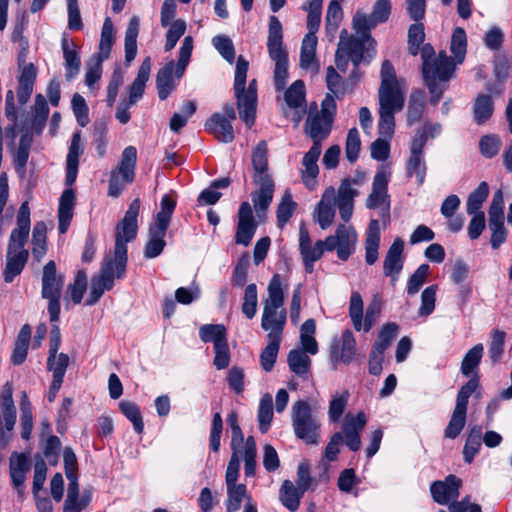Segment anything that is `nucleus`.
Returning <instances> with one entry per match:
<instances>
[{
	"mask_svg": "<svg viewBox=\"0 0 512 512\" xmlns=\"http://www.w3.org/2000/svg\"><path fill=\"white\" fill-rule=\"evenodd\" d=\"M390 179V171L388 169H380L373 179L372 192L369 195L366 206L370 209L380 208L379 215L382 219H389V195L387 193L388 182Z\"/></svg>",
	"mask_w": 512,
	"mask_h": 512,
	"instance_id": "nucleus-16",
	"label": "nucleus"
},
{
	"mask_svg": "<svg viewBox=\"0 0 512 512\" xmlns=\"http://www.w3.org/2000/svg\"><path fill=\"white\" fill-rule=\"evenodd\" d=\"M316 47L317 37L304 36L300 53V67L302 69L307 70L313 67L316 70L318 69L315 61Z\"/></svg>",
	"mask_w": 512,
	"mask_h": 512,
	"instance_id": "nucleus-43",
	"label": "nucleus"
},
{
	"mask_svg": "<svg viewBox=\"0 0 512 512\" xmlns=\"http://www.w3.org/2000/svg\"><path fill=\"white\" fill-rule=\"evenodd\" d=\"M333 118L330 115L319 114V111L310 109L306 122L305 133L313 141V145L321 146L331 132Z\"/></svg>",
	"mask_w": 512,
	"mask_h": 512,
	"instance_id": "nucleus-19",
	"label": "nucleus"
},
{
	"mask_svg": "<svg viewBox=\"0 0 512 512\" xmlns=\"http://www.w3.org/2000/svg\"><path fill=\"white\" fill-rule=\"evenodd\" d=\"M9 468L13 486L24 485L26 473L30 470L28 456L24 453H13L10 457Z\"/></svg>",
	"mask_w": 512,
	"mask_h": 512,
	"instance_id": "nucleus-34",
	"label": "nucleus"
},
{
	"mask_svg": "<svg viewBox=\"0 0 512 512\" xmlns=\"http://www.w3.org/2000/svg\"><path fill=\"white\" fill-rule=\"evenodd\" d=\"M287 362L290 370L296 375L307 378L310 372L311 359L307 353L300 349L289 352Z\"/></svg>",
	"mask_w": 512,
	"mask_h": 512,
	"instance_id": "nucleus-38",
	"label": "nucleus"
},
{
	"mask_svg": "<svg viewBox=\"0 0 512 512\" xmlns=\"http://www.w3.org/2000/svg\"><path fill=\"white\" fill-rule=\"evenodd\" d=\"M462 481L455 475H448L443 481H435L430 486L433 500L441 505H447L450 501L459 497Z\"/></svg>",
	"mask_w": 512,
	"mask_h": 512,
	"instance_id": "nucleus-21",
	"label": "nucleus"
},
{
	"mask_svg": "<svg viewBox=\"0 0 512 512\" xmlns=\"http://www.w3.org/2000/svg\"><path fill=\"white\" fill-rule=\"evenodd\" d=\"M199 337L203 342H213L216 346L227 341V330L223 324H205L199 329Z\"/></svg>",
	"mask_w": 512,
	"mask_h": 512,
	"instance_id": "nucleus-47",
	"label": "nucleus"
},
{
	"mask_svg": "<svg viewBox=\"0 0 512 512\" xmlns=\"http://www.w3.org/2000/svg\"><path fill=\"white\" fill-rule=\"evenodd\" d=\"M356 340L350 330L342 333L341 340L332 344L330 357L334 363L349 364L355 356Z\"/></svg>",
	"mask_w": 512,
	"mask_h": 512,
	"instance_id": "nucleus-25",
	"label": "nucleus"
},
{
	"mask_svg": "<svg viewBox=\"0 0 512 512\" xmlns=\"http://www.w3.org/2000/svg\"><path fill=\"white\" fill-rule=\"evenodd\" d=\"M46 224L42 221L34 225L32 232V253L37 260H40L46 253Z\"/></svg>",
	"mask_w": 512,
	"mask_h": 512,
	"instance_id": "nucleus-56",
	"label": "nucleus"
},
{
	"mask_svg": "<svg viewBox=\"0 0 512 512\" xmlns=\"http://www.w3.org/2000/svg\"><path fill=\"white\" fill-rule=\"evenodd\" d=\"M267 143L262 140L252 152V180L259 188L251 194L252 203L259 217L270 206L274 194V182L268 170Z\"/></svg>",
	"mask_w": 512,
	"mask_h": 512,
	"instance_id": "nucleus-5",
	"label": "nucleus"
},
{
	"mask_svg": "<svg viewBox=\"0 0 512 512\" xmlns=\"http://www.w3.org/2000/svg\"><path fill=\"white\" fill-rule=\"evenodd\" d=\"M504 221L503 195L499 190L494 193L488 211V225L491 230L490 242L493 249H498L506 241L507 229L505 228Z\"/></svg>",
	"mask_w": 512,
	"mask_h": 512,
	"instance_id": "nucleus-15",
	"label": "nucleus"
},
{
	"mask_svg": "<svg viewBox=\"0 0 512 512\" xmlns=\"http://www.w3.org/2000/svg\"><path fill=\"white\" fill-rule=\"evenodd\" d=\"M322 147L312 145L311 148L302 159L301 176L304 185L309 189L313 190L317 183V176L319 174L318 159L321 155Z\"/></svg>",
	"mask_w": 512,
	"mask_h": 512,
	"instance_id": "nucleus-24",
	"label": "nucleus"
},
{
	"mask_svg": "<svg viewBox=\"0 0 512 512\" xmlns=\"http://www.w3.org/2000/svg\"><path fill=\"white\" fill-rule=\"evenodd\" d=\"M160 206L155 223L149 228V239L144 251L146 258H155L163 252L166 246L165 236L176 207V200L166 194L162 197Z\"/></svg>",
	"mask_w": 512,
	"mask_h": 512,
	"instance_id": "nucleus-10",
	"label": "nucleus"
},
{
	"mask_svg": "<svg viewBox=\"0 0 512 512\" xmlns=\"http://www.w3.org/2000/svg\"><path fill=\"white\" fill-rule=\"evenodd\" d=\"M83 153L81 146V133L79 131L72 135L71 144L69 147L67 160H66V185L71 186L74 184L78 173L79 157Z\"/></svg>",
	"mask_w": 512,
	"mask_h": 512,
	"instance_id": "nucleus-28",
	"label": "nucleus"
},
{
	"mask_svg": "<svg viewBox=\"0 0 512 512\" xmlns=\"http://www.w3.org/2000/svg\"><path fill=\"white\" fill-rule=\"evenodd\" d=\"M193 51V38L186 36L182 42L179 50V59L177 64L169 61L162 67L156 76V87L158 96L161 100H165L169 94L176 88V83L173 74L177 79L181 78L189 64L190 57Z\"/></svg>",
	"mask_w": 512,
	"mask_h": 512,
	"instance_id": "nucleus-9",
	"label": "nucleus"
},
{
	"mask_svg": "<svg viewBox=\"0 0 512 512\" xmlns=\"http://www.w3.org/2000/svg\"><path fill=\"white\" fill-rule=\"evenodd\" d=\"M335 235L339 244L338 258L346 261L355 250L356 231L352 226L341 224L337 227Z\"/></svg>",
	"mask_w": 512,
	"mask_h": 512,
	"instance_id": "nucleus-30",
	"label": "nucleus"
},
{
	"mask_svg": "<svg viewBox=\"0 0 512 512\" xmlns=\"http://www.w3.org/2000/svg\"><path fill=\"white\" fill-rule=\"evenodd\" d=\"M69 364V356L65 353L49 354L47 359L48 370L52 372L53 379H64Z\"/></svg>",
	"mask_w": 512,
	"mask_h": 512,
	"instance_id": "nucleus-58",
	"label": "nucleus"
},
{
	"mask_svg": "<svg viewBox=\"0 0 512 512\" xmlns=\"http://www.w3.org/2000/svg\"><path fill=\"white\" fill-rule=\"evenodd\" d=\"M420 46L418 43H408V50L414 56L420 51L423 79L431 95L430 103L437 105L447 89V82L453 75L455 63L445 52H440L436 56L434 48L429 43L424 44L421 49Z\"/></svg>",
	"mask_w": 512,
	"mask_h": 512,
	"instance_id": "nucleus-4",
	"label": "nucleus"
},
{
	"mask_svg": "<svg viewBox=\"0 0 512 512\" xmlns=\"http://www.w3.org/2000/svg\"><path fill=\"white\" fill-rule=\"evenodd\" d=\"M380 246V226L379 221L372 219L368 225L365 239V261L368 265H373L378 260V249Z\"/></svg>",
	"mask_w": 512,
	"mask_h": 512,
	"instance_id": "nucleus-32",
	"label": "nucleus"
},
{
	"mask_svg": "<svg viewBox=\"0 0 512 512\" xmlns=\"http://www.w3.org/2000/svg\"><path fill=\"white\" fill-rule=\"evenodd\" d=\"M304 494L305 491L296 486L292 481L284 480L279 490V499L284 507L291 512H295L298 510Z\"/></svg>",
	"mask_w": 512,
	"mask_h": 512,
	"instance_id": "nucleus-33",
	"label": "nucleus"
},
{
	"mask_svg": "<svg viewBox=\"0 0 512 512\" xmlns=\"http://www.w3.org/2000/svg\"><path fill=\"white\" fill-rule=\"evenodd\" d=\"M249 63L242 56L238 57L234 77V93L237 99V108L240 118L248 128L255 122L257 108V82L255 79L249 82L245 88Z\"/></svg>",
	"mask_w": 512,
	"mask_h": 512,
	"instance_id": "nucleus-7",
	"label": "nucleus"
},
{
	"mask_svg": "<svg viewBox=\"0 0 512 512\" xmlns=\"http://www.w3.org/2000/svg\"><path fill=\"white\" fill-rule=\"evenodd\" d=\"M151 72V58L146 57L141 63L136 78L129 87V105L136 104L143 96L146 82Z\"/></svg>",
	"mask_w": 512,
	"mask_h": 512,
	"instance_id": "nucleus-29",
	"label": "nucleus"
},
{
	"mask_svg": "<svg viewBox=\"0 0 512 512\" xmlns=\"http://www.w3.org/2000/svg\"><path fill=\"white\" fill-rule=\"evenodd\" d=\"M296 206L297 204L292 200L291 194L286 191L278 204L276 211L277 221L280 227H283L289 221L296 209Z\"/></svg>",
	"mask_w": 512,
	"mask_h": 512,
	"instance_id": "nucleus-62",
	"label": "nucleus"
},
{
	"mask_svg": "<svg viewBox=\"0 0 512 512\" xmlns=\"http://www.w3.org/2000/svg\"><path fill=\"white\" fill-rule=\"evenodd\" d=\"M25 243L26 241L9 239L4 270V280L7 283H11L22 272L28 260V251L24 248Z\"/></svg>",
	"mask_w": 512,
	"mask_h": 512,
	"instance_id": "nucleus-18",
	"label": "nucleus"
},
{
	"mask_svg": "<svg viewBox=\"0 0 512 512\" xmlns=\"http://www.w3.org/2000/svg\"><path fill=\"white\" fill-rule=\"evenodd\" d=\"M167 27L169 28L166 33L164 49L165 51H171L177 44L178 40L184 35L186 31V22L182 19H177Z\"/></svg>",
	"mask_w": 512,
	"mask_h": 512,
	"instance_id": "nucleus-64",
	"label": "nucleus"
},
{
	"mask_svg": "<svg viewBox=\"0 0 512 512\" xmlns=\"http://www.w3.org/2000/svg\"><path fill=\"white\" fill-rule=\"evenodd\" d=\"M64 278L57 275L56 264L54 261H49L43 267L42 273V291L41 295L48 302V313L51 322H57L60 315V297Z\"/></svg>",
	"mask_w": 512,
	"mask_h": 512,
	"instance_id": "nucleus-13",
	"label": "nucleus"
},
{
	"mask_svg": "<svg viewBox=\"0 0 512 512\" xmlns=\"http://www.w3.org/2000/svg\"><path fill=\"white\" fill-rule=\"evenodd\" d=\"M49 111L45 97L42 94H37L35 96L32 118V127L37 133H40L45 127Z\"/></svg>",
	"mask_w": 512,
	"mask_h": 512,
	"instance_id": "nucleus-46",
	"label": "nucleus"
},
{
	"mask_svg": "<svg viewBox=\"0 0 512 512\" xmlns=\"http://www.w3.org/2000/svg\"><path fill=\"white\" fill-rule=\"evenodd\" d=\"M398 325L396 323H387L379 331L378 338L375 341L372 349L378 353H385L386 349L390 346L398 334Z\"/></svg>",
	"mask_w": 512,
	"mask_h": 512,
	"instance_id": "nucleus-50",
	"label": "nucleus"
},
{
	"mask_svg": "<svg viewBox=\"0 0 512 512\" xmlns=\"http://www.w3.org/2000/svg\"><path fill=\"white\" fill-rule=\"evenodd\" d=\"M140 205V200L134 199L124 218L116 225L114 251L105 255L99 273L92 277L86 305L96 304L105 291L113 288L115 279L124 277L128 261L127 243L134 240L137 235Z\"/></svg>",
	"mask_w": 512,
	"mask_h": 512,
	"instance_id": "nucleus-1",
	"label": "nucleus"
},
{
	"mask_svg": "<svg viewBox=\"0 0 512 512\" xmlns=\"http://www.w3.org/2000/svg\"><path fill=\"white\" fill-rule=\"evenodd\" d=\"M119 408L121 412L132 422L135 431L139 434L142 433L144 424L138 405L134 402L124 400L119 403Z\"/></svg>",
	"mask_w": 512,
	"mask_h": 512,
	"instance_id": "nucleus-60",
	"label": "nucleus"
},
{
	"mask_svg": "<svg viewBox=\"0 0 512 512\" xmlns=\"http://www.w3.org/2000/svg\"><path fill=\"white\" fill-rule=\"evenodd\" d=\"M489 195V186L486 182H481L478 187L469 195L466 203L468 214L483 213L480 209Z\"/></svg>",
	"mask_w": 512,
	"mask_h": 512,
	"instance_id": "nucleus-49",
	"label": "nucleus"
},
{
	"mask_svg": "<svg viewBox=\"0 0 512 512\" xmlns=\"http://www.w3.org/2000/svg\"><path fill=\"white\" fill-rule=\"evenodd\" d=\"M30 231V208L28 202L21 204L17 215V227L11 232L10 238L14 241H27Z\"/></svg>",
	"mask_w": 512,
	"mask_h": 512,
	"instance_id": "nucleus-41",
	"label": "nucleus"
},
{
	"mask_svg": "<svg viewBox=\"0 0 512 512\" xmlns=\"http://www.w3.org/2000/svg\"><path fill=\"white\" fill-rule=\"evenodd\" d=\"M478 380L471 378L458 391L455 408L445 429V437L455 439L465 426L469 397L478 387Z\"/></svg>",
	"mask_w": 512,
	"mask_h": 512,
	"instance_id": "nucleus-14",
	"label": "nucleus"
},
{
	"mask_svg": "<svg viewBox=\"0 0 512 512\" xmlns=\"http://www.w3.org/2000/svg\"><path fill=\"white\" fill-rule=\"evenodd\" d=\"M349 397L348 390H343L341 393H336L332 396L328 409V416L331 422L336 423L340 420L348 404Z\"/></svg>",
	"mask_w": 512,
	"mask_h": 512,
	"instance_id": "nucleus-53",
	"label": "nucleus"
},
{
	"mask_svg": "<svg viewBox=\"0 0 512 512\" xmlns=\"http://www.w3.org/2000/svg\"><path fill=\"white\" fill-rule=\"evenodd\" d=\"M273 419V400L270 394L262 396L258 409L259 429L262 433H266Z\"/></svg>",
	"mask_w": 512,
	"mask_h": 512,
	"instance_id": "nucleus-51",
	"label": "nucleus"
},
{
	"mask_svg": "<svg viewBox=\"0 0 512 512\" xmlns=\"http://www.w3.org/2000/svg\"><path fill=\"white\" fill-rule=\"evenodd\" d=\"M256 455L257 448L255 439L252 436H249L245 440V445L242 450V457L244 459V471L247 477H252L255 475Z\"/></svg>",
	"mask_w": 512,
	"mask_h": 512,
	"instance_id": "nucleus-57",
	"label": "nucleus"
},
{
	"mask_svg": "<svg viewBox=\"0 0 512 512\" xmlns=\"http://www.w3.org/2000/svg\"><path fill=\"white\" fill-rule=\"evenodd\" d=\"M286 104L291 108L303 107L305 104V84L302 80H296L284 94Z\"/></svg>",
	"mask_w": 512,
	"mask_h": 512,
	"instance_id": "nucleus-54",
	"label": "nucleus"
},
{
	"mask_svg": "<svg viewBox=\"0 0 512 512\" xmlns=\"http://www.w3.org/2000/svg\"><path fill=\"white\" fill-rule=\"evenodd\" d=\"M268 343L260 354L262 368L269 372L273 369L280 348L281 339L273 336L267 337Z\"/></svg>",
	"mask_w": 512,
	"mask_h": 512,
	"instance_id": "nucleus-48",
	"label": "nucleus"
},
{
	"mask_svg": "<svg viewBox=\"0 0 512 512\" xmlns=\"http://www.w3.org/2000/svg\"><path fill=\"white\" fill-rule=\"evenodd\" d=\"M407 174L409 176L415 175L419 185L424 183L426 175V164L424 154H412L407 160Z\"/></svg>",
	"mask_w": 512,
	"mask_h": 512,
	"instance_id": "nucleus-61",
	"label": "nucleus"
},
{
	"mask_svg": "<svg viewBox=\"0 0 512 512\" xmlns=\"http://www.w3.org/2000/svg\"><path fill=\"white\" fill-rule=\"evenodd\" d=\"M299 251L306 272L312 273L314 263L318 261L324 253V243L322 240H318L315 244H312L308 230L303 225L299 230Z\"/></svg>",
	"mask_w": 512,
	"mask_h": 512,
	"instance_id": "nucleus-20",
	"label": "nucleus"
},
{
	"mask_svg": "<svg viewBox=\"0 0 512 512\" xmlns=\"http://www.w3.org/2000/svg\"><path fill=\"white\" fill-rule=\"evenodd\" d=\"M137 149L127 146L121 154L119 164L111 170L108 184V195L118 197L135 179Z\"/></svg>",
	"mask_w": 512,
	"mask_h": 512,
	"instance_id": "nucleus-12",
	"label": "nucleus"
},
{
	"mask_svg": "<svg viewBox=\"0 0 512 512\" xmlns=\"http://www.w3.org/2000/svg\"><path fill=\"white\" fill-rule=\"evenodd\" d=\"M364 39L349 35L347 30L340 33L338 48L335 54L337 67L345 65L347 58L351 59L355 66H358L363 58Z\"/></svg>",
	"mask_w": 512,
	"mask_h": 512,
	"instance_id": "nucleus-17",
	"label": "nucleus"
},
{
	"mask_svg": "<svg viewBox=\"0 0 512 512\" xmlns=\"http://www.w3.org/2000/svg\"><path fill=\"white\" fill-rule=\"evenodd\" d=\"M494 103L489 95L480 94L473 105L474 120L477 124L485 123L493 114Z\"/></svg>",
	"mask_w": 512,
	"mask_h": 512,
	"instance_id": "nucleus-44",
	"label": "nucleus"
},
{
	"mask_svg": "<svg viewBox=\"0 0 512 512\" xmlns=\"http://www.w3.org/2000/svg\"><path fill=\"white\" fill-rule=\"evenodd\" d=\"M342 18L343 11L339 1L332 0L328 5L325 17V29L330 40H333Z\"/></svg>",
	"mask_w": 512,
	"mask_h": 512,
	"instance_id": "nucleus-42",
	"label": "nucleus"
},
{
	"mask_svg": "<svg viewBox=\"0 0 512 512\" xmlns=\"http://www.w3.org/2000/svg\"><path fill=\"white\" fill-rule=\"evenodd\" d=\"M75 207V193L72 189H66L59 200L58 220L59 232L65 234L69 228Z\"/></svg>",
	"mask_w": 512,
	"mask_h": 512,
	"instance_id": "nucleus-31",
	"label": "nucleus"
},
{
	"mask_svg": "<svg viewBox=\"0 0 512 512\" xmlns=\"http://www.w3.org/2000/svg\"><path fill=\"white\" fill-rule=\"evenodd\" d=\"M140 30V21L137 16L130 18L124 39L125 62L131 63L137 55V38Z\"/></svg>",
	"mask_w": 512,
	"mask_h": 512,
	"instance_id": "nucleus-35",
	"label": "nucleus"
},
{
	"mask_svg": "<svg viewBox=\"0 0 512 512\" xmlns=\"http://www.w3.org/2000/svg\"><path fill=\"white\" fill-rule=\"evenodd\" d=\"M69 480L67 497L64 502V512H80L85 509L91 501V493L85 491L80 499H78L79 487L77 474L67 477Z\"/></svg>",
	"mask_w": 512,
	"mask_h": 512,
	"instance_id": "nucleus-26",
	"label": "nucleus"
},
{
	"mask_svg": "<svg viewBox=\"0 0 512 512\" xmlns=\"http://www.w3.org/2000/svg\"><path fill=\"white\" fill-rule=\"evenodd\" d=\"M484 347L482 344H476L465 354L461 363V373L464 376H470L478 367L483 356Z\"/></svg>",
	"mask_w": 512,
	"mask_h": 512,
	"instance_id": "nucleus-52",
	"label": "nucleus"
},
{
	"mask_svg": "<svg viewBox=\"0 0 512 512\" xmlns=\"http://www.w3.org/2000/svg\"><path fill=\"white\" fill-rule=\"evenodd\" d=\"M257 304V287L252 283L246 286L242 303V312L248 319H252L256 315Z\"/></svg>",
	"mask_w": 512,
	"mask_h": 512,
	"instance_id": "nucleus-63",
	"label": "nucleus"
},
{
	"mask_svg": "<svg viewBox=\"0 0 512 512\" xmlns=\"http://www.w3.org/2000/svg\"><path fill=\"white\" fill-rule=\"evenodd\" d=\"M31 338V327L28 324H24L15 341L14 349L11 355V361L14 365L22 364L28 353V347Z\"/></svg>",
	"mask_w": 512,
	"mask_h": 512,
	"instance_id": "nucleus-36",
	"label": "nucleus"
},
{
	"mask_svg": "<svg viewBox=\"0 0 512 512\" xmlns=\"http://www.w3.org/2000/svg\"><path fill=\"white\" fill-rule=\"evenodd\" d=\"M267 48L269 57L275 62L273 77L275 89L282 91L289 78L288 53L283 48L282 24L276 16L269 18Z\"/></svg>",
	"mask_w": 512,
	"mask_h": 512,
	"instance_id": "nucleus-8",
	"label": "nucleus"
},
{
	"mask_svg": "<svg viewBox=\"0 0 512 512\" xmlns=\"http://www.w3.org/2000/svg\"><path fill=\"white\" fill-rule=\"evenodd\" d=\"M378 132L382 137L391 138L395 128L394 114L403 109L405 103V81L398 79L392 63L385 60L381 66Z\"/></svg>",
	"mask_w": 512,
	"mask_h": 512,
	"instance_id": "nucleus-3",
	"label": "nucleus"
},
{
	"mask_svg": "<svg viewBox=\"0 0 512 512\" xmlns=\"http://www.w3.org/2000/svg\"><path fill=\"white\" fill-rule=\"evenodd\" d=\"M365 179V175L357 173L354 177L344 178L338 191L334 187H328L322 194L321 200L314 211V218L325 230L330 227L335 217V205H337L341 219L348 222L353 214L354 198L358 195L360 187Z\"/></svg>",
	"mask_w": 512,
	"mask_h": 512,
	"instance_id": "nucleus-2",
	"label": "nucleus"
},
{
	"mask_svg": "<svg viewBox=\"0 0 512 512\" xmlns=\"http://www.w3.org/2000/svg\"><path fill=\"white\" fill-rule=\"evenodd\" d=\"M352 23L354 30L360 34L363 39L367 40H372L369 32L379 24L372 14H365L362 12H357L354 15Z\"/></svg>",
	"mask_w": 512,
	"mask_h": 512,
	"instance_id": "nucleus-55",
	"label": "nucleus"
},
{
	"mask_svg": "<svg viewBox=\"0 0 512 512\" xmlns=\"http://www.w3.org/2000/svg\"><path fill=\"white\" fill-rule=\"evenodd\" d=\"M404 241L397 237L391 246L389 247L384 263H383V273L385 276L391 278V282L394 285L398 280L399 275L403 269L404 265Z\"/></svg>",
	"mask_w": 512,
	"mask_h": 512,
	"instance_id": "nucleus-22",
	"label": "nucleus"
},
{
	"mask_svg": "<svg viewBox=\"0 0 512 512\" xmlns=\"http://www.w3.org/2000/svg\"><path fill=\"white\" fill-rule=\"evenodd\" d=\"M425 104V92L423 90H414L409 99L408 110H407V123L413 125L419 121Z\"/></svg>",
	"mask_w": 512,
	"mask_h": 512,
	"instance_id": "nucleus-45",
	"label": "nucleus"
},
{
	"mask_svg": "<svg viewBox=\"0 0 512 512\" xmlns=\"http://www.w3.org/2000/svg\"><path fill=\"white\" fill-rule=\"evenodd\" d=\"M74 46L75 45L68 39H62L61 47L65 60L66 78L69 80L73 79L78 74L81 65L79 53Z\"/></svg>",
	"mask_w": 512,
	"mask_h": 512,
	"instance_id": "nucleus-37",
	"label": "nucleus"
},
{
	"mask_svg": "<svg viewBox=\"0 0 512 512\" xmlns=\"http://www.w3.org/2000/svg\"><path fill=\"white\" fill-rule=\"evenodd\" d=\"M115 40L114 25L111 18L107 17L104 20L101 37L99 43V52L96 56L100 60H106L110 56V52Z\"/></svg>",
	"mask_w": 512,
	"mask_h": 512,
	"instance_id": "nucleus-40",
	"label": "nucleus"
},
{
	"mask_svg": "<svg viewBox=\"0 0 512 512\" xmlns=\"http://www.w3.org/2000/svg\"><path fill=\"white\" fill-rule=\"evenodd\" d=\"M323 0H310L308 3L303 4L302 9L308 12L307 15V29L308 33L305 36L317 37L316 32L320 27L322 15Z\"/></svg>",
	"mask_w": 512,
	"mask_h": 512,
	"instance_id": "nucleus-39",
	"label": "nucleus"
},
{
	"mask_svg": "<svg viewBox=\"0 0 512 512\" xmlns=\"http://www.w3.org/2000/svg\"><path fill=\"white\" fill-rule=\"evenodd\" d=\"M244 498L250 499L246 495V486L244 484L227 487V499L225 501L226 511H238Z\"/></svg>",
	"mask_w": 512,
	"mask_h": 512,
	"instance_id": "nucleus-59",
	"label": "nucleus"
},
{
	"mask_svg": "<svg viewBox=\"0 0 512 512\" xmlns=\"http://www.w3.org/2000/svg\"><path fill=\"white\" fill-rule=\"evenodd\" d=\"M206 130L223 143H230L234 140V130L224 115L214 113L205 123Z\"/></svg>",
	"mask_w": 512,
	"mask_h": 512,
	"instance_id": "nucleus-27",
	"label": "nucleus"
},
{
	"mask_svg": "<svg viewBox=\"0 0 512 512\" xmlns=\"http://www.w3.org/2000/svg\"><path fill=\"white\" fill-rule=\"evenodd\" d=\"M256 228L251 205L248 202H243L238 212V225L235 235L236 243L248 246L255 234Z\"/></svg>",
	"mask_w": 512,
	"mask_h": 512,
	"instance_id": "nucleus-23",
	"label": "nucleus"
},
{
	"mask_svg": "<svg viewBox=\"0 0 512 512\" xmlns=\"http://www.w3.org/2000/svg\"><path fill=\"white\" fill-rule=\"evenodd\" d=\"M291 423L295 436L307 445H318L321 425L305 400H298L291 407Z\"/></svg>",
	"mask_w": 512,
	"mask_h": 512,
	"instance_id": "nucleus-11",
	"label": "nucleus"
},
{
	"mask_svg": "<svg viewBox=\"0 0 512 512\" xmlns=\"http://www.w3.org/2000/svg\"><path fill=\"white\" fill-rule=\"evenodd\" d=\"M268 297L263 301L261 328L268 331L267 337L282 339L287 320V312L283 308L284 291L279 274H275L267 287Z\"/></svg>",
	"mask_w": 512,
	"mask_h": 512,
	"instance_id": "nucleus-6",
	"label": "nucleus"
}]
</instances>
